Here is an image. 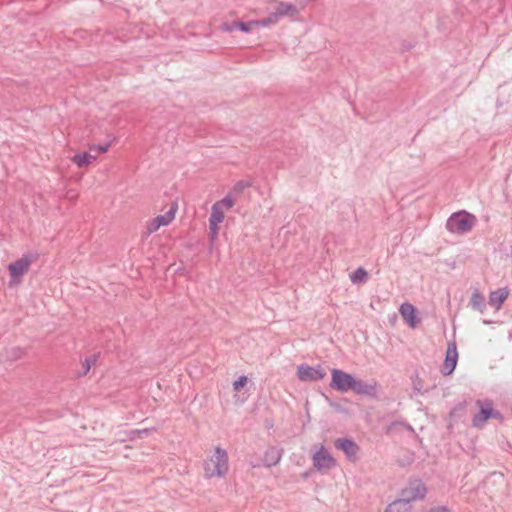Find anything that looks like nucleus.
<instances>
[{"label": "nucleus", "instance_id": "obj_19", "mask_svg": "<svg viewBox=\"0 0 512 512\" xmlns=\"http://www.w3.org/2000/svg\"><path fill=\"white\" fill-rule=\"evenodd\" d=\"M94 160H96V156H93L87 152L76 154L72 158L73 163H75L78 167L87 166L88 164L92 163Z\"/></svg>", "mask_w": 512, "mask_h": 512}, {"label": "nucleus", "instance_id": "obj_28", "mask_svg": "<svg viewBox=\"0 0 512 512\" xmlns=\"http://www.w3.org/2000/svg\"><path fill=\"white\" fill-rule=\"evenodd\" d=\"M218 230V225H212V223H209V238L211 241H213L217 237Z\"/></svg>", "mask_w": 512, "mask_h": 512}, {"label": "nucleus", "instance_id": "obj_17", "mask_svg": "<svg viewBox=\"0 0 512 512\" xmlns=\"http://www.w3.org/2000/svg\"><path fill=\"white\" fill-rule=\"evenodd\" d=\"M400 314L402 318L411 326L415 327L417 323L416 319V309L415 307L410 303H403L400 306Z\"/></svg>", "mask_w": 512, "mask_h": 512}, {"label": "nucleus", "instance_id": "obj_4", "mask_svg": "<svg viewBox=\"0 0 512 512\" xmlns=\"http://www.w3.org/2000/svg\"><path fill=\"white\" fill-rule=\"evenodd\" d=\"M355 377L340 369L331 370L330 387L339 392L351 391Z\"/></svg>", "mask_w": 512, "mask_h": 512}, {"label": "nucleus", "instance_id": "obj_11", "mask_svg": "<svg viewBox=\"0 0 512 512\" xmlns=\"http://www.w3.org/2000/svg\"><path fill=\"white\" fill-rule=\"evenodd\" d=\"M334 446L336 449L343 451L349 460H354L359 451L357 443L350 438H337L334 441Z\"/></svg>", "mask_w": 512, "mask_h": 512}, {"label": "nucleus", "instance_id": "obj_15", "mask_svg": "<svg viewBox=\"0 0 512 512\" xmlns=\"http://www.w3.org/2000/svg\"><path fill=\"white\" fill-rule=\"evenodd\" d=\"M253 23L251 21L242 22V21H232V22H224L221 24V30L223 32H232L236 29L240 30L244 33H249L251 31V27Z\"/></svg>", "mask_w": 512, "mask_h": 512}, {"label": "nucleus", "instance_id": "obj_6", "mask_svg": "<svg viewBox=\"0 0 512 512\" xmlns=\"http://www.w3.org/2000/svg\"><path fill=\"white\" fill-rule=\"evenodd\" d=\"M297 377L303 382H315L326 376V371L321 365L312 367L308 364H301L297 367Z\"/></svg>", "mask_w": 512, "mask_h": 512}, {"label": "nucleus", "instance_id": "obj_22", "mask_svg": "<svg viewBox=\"0 0 512 512\" xmlns=\"http://www.w3.org/2000/svg\"><path fill=\"white\" fill-rule=\"evenodd\" d=\"M251 23H253V26L258 27H267L270 25H275L278 23L277 16L274 15V13H270L268 17L259 19V20H251Z\"/></svg>", "mask_w": 512, "mask_h": 512}, {"label": "nucleus", "instance_id": "obj_2", "mask_svg": "<svg viewBox=\"0 0 512 512\" xmlns=\"http://www.w3.org/2000/svg\"><path fill=\"white\" fill-rule=\"evenodd\" d=\"M477 222L475 215L462 210L453 213L446 222V228L451 233L465 234L470 232Z\"/></svg>", "mask_w": 512, "mask_h": 512}, {"label": "nucleus", "instance_id": "obj_8", "mask_svg": "<svg viewBox=\"0 0 512 512\" xmlns=\"http://www.w3.org/2000/svg\"><path fill=\"white\" fill-rule=\"evenodd\" d=\"M177 211V203H173L170 209L163 215H158L152 219L146 226L145 235L149 236L156 232L161 226H166L172 222Z\"/></svg>", "mask_w": 512, "mask_h": 512}, {"label": "nucleus", "instance_id": "obj_3", "mask_svg": "<svg viewBox=\"0 0 512 512\" xmlns=\"http://www.w3.org/2000/svg\"><path fill=\"white\" fill-rule=\"evenodd\" d=\"M479 412L472 418V425L476 428H482L490 418H495L500 421L504 419L501 412L493 409V402L491 400H477Z\"/></svg>", "mask_w": 512, "mask_h": 512}, {"label": "nucleus", "instance_id": "obj_26", "mask_svg": "<svg viewBox=\"0 0 512 512\" xmlns=\"http://www.w3.org/2000/svg\"><path fill=\"white\" fill-rule=\"evenodd\" d=\"M95 361H96L95 357L85 358L84 361L82 362L83 372L80 374V376L86 375L90 371L91 366H92V364L95 363Z\"/></svg>", "mask_w": 512, "mask_h": 512}, {"label": "nucleus", "instance_id": "obj_20", "mask_svg": "<svg viewBox=\"0 0 512 512\" xmlns=\"http://www.w3.org/2000/svg\"><path fill=\"white\" fill-rule=\"evenodd\" d=\"M224 220V210L218 206V204H213L211 208V214L209 217V223L212 225H219Z\"/></svg>", "mask_w": 512, "mask_h": 512}, {"label": "nucleus", "instance_id": "obj_9", "mask_svg": "<svg viewBox=\"0 0 512 512\" xmlns=\"http://www.w3.org/2000/svg\"><path fill=\"white\" fill-rule=\"evenodd\" d=\"M313 466L322 471L323 469H331L336 466V460L333 456L321 446L318 451H316L312 457Z\"/></svg>", "mask_w": 512, "mask_h": 512}, {"label": "nucleus", "instance_id": "obj_12", "mask_svg": "<svg viewBox=\"0 0 512 512\" xmlns=\"http://www.w3.org/2000/svg\"><path fill=\"white\" fill-rule=\"evenodd\" d=\"M351 391L358 395L375 396L377 393V383L375 381L367 383L355 378Z\"/></svg>", "mask_w": 512, "mask_h": 512}, {"label": "nucleus", "instance_id": "obj_18", "mask_svg": "<svg viewBox=\"0 0 512 512\" xmlns=\"http://www.w3.org/2000/svg\"><path fill=\"white\" fill-rule=\"evenodd\" d=\"M469 304L472 309L479 311L480 313H484L486 309L485 298L478 289H475L472 292Z\"/></svg>", "mask_w": 512, "mask_h": 512}, {"label": "nucleus", "instance_id": "obj_14", "mask_svg": "<svg viewBox=\"0 0 512 512\" xmlns=\"http://www.w3.org/2000/svg\"><path fill=\"white\" fill-rule=\"evenodd\" d=\"M508 296L509 291L506 287L499 288L495 291H492L489 294L488 303L489 305L493 306L496 310H499L503 303L505 302V300L508 298Z\"/></svg>", "mask_w": 512, "mask_h": 512}, {"label": "nucleus", "instance_id": "obj_1", "mask_svg": "<svg viewBox=\"0 0 512 512\" xmlns=\"http://www.w3.org/2000/svg\"><path fill=\"white\" fill-rule=\"evenodd\" d=\"M229 469L228 454L221 447L215 448V453L204 463L205 475L208 478L223 477Z\"/></svg>", "mask_w": 512, "mask_h": 512}, {"label": "nucleus", "instance_id": "obj_30", "mask_svg": "<svg viewBox=\"0 0 512 512\" xmlns=\"http://www.w3.org/2000/svg\"><path fill=\"white\" fill-rule=\"evenodd\" d=\"M428 512H449V509L447 506H437L431 508Z\"/></svg>", "mask_w": 512, "mask_h": 512}, {"label": "nucleus", "instance_id": "obj_13", "mask_svg": "<svg viewBox=\"0 0 512 512\" xmlns=\"http://www.w3.org/2000/svg\"><path fill=\"white\" fill-rule=\"evenodd\" d=\"M283 455V449L277 448V447H269L263 456V464L266 467H272L277 465Z\"/></svg>", "mask_w": 512, "mask_h": 512}, {"label": "nucleus", "instance_id": "obj_23", "mask_svg": "<svg viewBox=\"0 0 512 512\" xmlns=\"http://www.w3.org/2000/svg\"><path fill=\"white\" fill-rule=\"evenodd\" d=\"M367 276V271L363 267H359L350 275V280L354 284L364 282L367 280Z\"/></svg>", "mask_w": 512, "mask_h": 512}, {"label": "nucleus", "instance_id": "obj_29", "mask_svg": "<svg viewBox=\"0 0 512 512\" xmlns=\"http://www.w3.org/2000/svg\"><path fill=\"white\" fill-rule=\"evenodd\" d=\"M109 147H110V144H109V143H107V144H100V145L92 146V147L90 148V150H96V151H98L99 153H105V152H107V151H108Z\"/></svg>", "mask_w": 512, "mask_h": 512}, {"label": "nucleus", "instance_id": "obj_16", "mask_svg": "<svg viewBox=\"0 0 512 512\" xmlns=\"http://www.w3.org/2000/svg\"><path fill=\"white\" fill-rule=\"evenodd\" d=\"M273 13L275 16H277V20L279 21L281 18L285 16L297 15L298 10L296 6L292 3L279 2Z\"/></svg>", "mask_w": 512, "mask_h": 512}, {"label": "nucleus", "instance_id": "obj_25", "mask_svg": "<svg viewBox=\"0 0 512 512\" xmlns=\"http://www.w3.org/2000/svg\"><path fill=\"white\" fill-rule=\"evenodd\" d=\"M250 187V183L249 182H246V181H238L234 186H233V189L232 191L238 195H240L244 189Z\"/></svg>", "mask_w": 512, "mask_h": 512}, {"label": "nucleus", "instance_id": "obj_7", "mask_svg": "<svg viewBox=\"0 0 512 512\" xmlns=\"http://www.w3.org/2000/svg\"><path fill=\"white\" fill-rule=\"evenodd\" d=\"M427 493V489L425 485L419 481L415 480L409 483V485L404 488L401 492L400 501L405 502L406 505H410V502L417 499H423Z\"/></svg>", "mask_w": 512, "mask_h": 512}, {"label": "nucleus", "instance_id": "obj_24", "mask_svg": "<svg viewBox=\"0 0 512 512\" xmlns=\"http://www.w3.org/2000/svg\"><path fill=\"white\" fill-rule=\"evenodd\" d=\"M215 204H218V206L223 210L224 208L229 210L234 206L235 200L232 198L231 194H227L223 199L215 202Z\"/></svg>", "mask_w": 512, "mask_h": 512}, {"label": "nucleus", "instance_id": "obj_27", "mask_svg": "<svg viewBox=\"0 0 512 512\" xmlns=\"http://www.w3.org/2000/svg\"><path fill=\"white\" fill-rule=\"evenodd\" d=\"M247 383V377L242 375L233 382V388L235 391H240Z\"/></svg>", "mask_w": 512, "mask_h": 512}, {"label": "nucleus", "instance_id": "obj_21", "mask_svg": "<svg viewBox=\"0 0 512 512\" xmlns=\"http://www.w3.org/2000/svg\"><path fill=\"white\" fill-rule=\"evenodd\" d=\"M410 509V505H406L405 502L396 499L386 507L385 512H410Z\"/></svg>", "mask_w": 512, "mask_h": 512}, {"label": "nucleus", "instance_id": "obj_10", "mask_svg": "<svg viewBox=\"0 0 512 512\" xmlns=\"http://www.w3.org/2000/svg\"><path fill=\"white\" fill-rule=\"evenodd\" d=\"M458 361V352L455 342H449L447 346L445 360L441 369V373L445 376L450 375L456 368Z\"/></svg>", "mask_w": 512, "mask_h": 512}, {"label": "nucleus", "instance_id": "obj_5", "mask_svg": "<svg viewBox=\"0 0 512 512\" xmlns=\"http://www.w3.org/2000/svg\"><path fill=\"white\" fill-rule=\"evenodd\" d=\"M32 261V255H23L21 258L10 263L8 270L11 276V281L16 283L21 282L23 275L28 272Z\"/></svg>", "mask_w": 512, "mask_h": 512}]
</instances>
